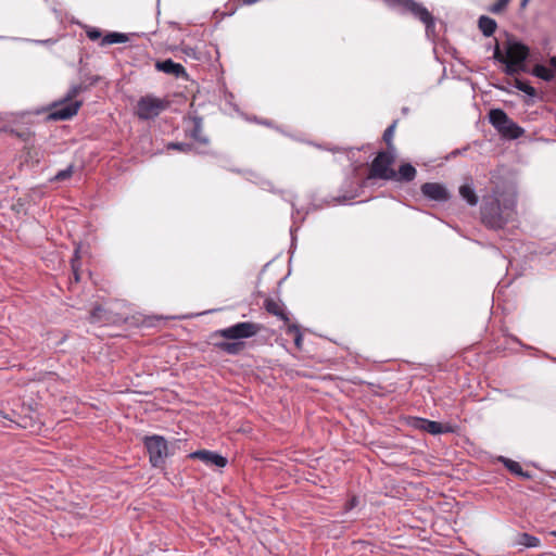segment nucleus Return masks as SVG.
<instances>
[{
    "instance_id": "72a5a7b5",
    "label": "nucleus",
    "mask_w": 556,
    "mask_h": 556,
    "mask_svg": "<svg viewBox=\"0 0 556 556\" xmlns=\"http://www.w3.org/2000/svg\"><path fill=\"white\" fill-rule=\"evenodd\" d=\"M86 35L92 41L103 38L101 29L97 27H87Z\"/></svg>"
},
{
    "instance_id": "2f4dec72",
    "label": "nucleus",
    "mask_w": 556,
    "mask_h": 556,
    "mask_svg": "<svg viewBox=\"0 0 556 556\" xmlns=\"http://www.w3.org/2000/svg\"><path fill=\"white\" fill-rule=\"evenodd\" d=\"M510 0H497L495 3L489 7V12L493 14H501L504 12Z\"/></svg>"
},
{
    "instance_id": "a19ab883",
    "label": "nucleus",
    "mask_w": 556,
    "mask_h": 556,
    "mask_svg": "<svg viewBox=\"0 0 556 556\" xmlns=\"http://www.w3.org/2000/svg\"><path fill=\"white\" fill-rule=\"evenodd\" d=\"M552 535L556 538V530L552 532Z\"/></svg>"
},
{
    "instance_id": "58836bf2",
    "label": "nucleus",
    "mask_w": 556,
    "mask_h": 556,
    "mask_svg": "<svg viewBox=\"0 0 556 556\" xmlns=\"http://www.w3.org/2000/svg\"><path fill=\"white\" fill-rule=\"evenodd\" d=\"M529 1H530V0H521V2H520V7H521V8H526Z\"/></svg>"
},
{
    "instance_id": "cd10ccee",
    "label": "nucleus",
    "mask_w": 556,
    "mask_h": 556,
    "mask_svg": "<svg viewBox=\"0 0 556 556\" xmlns=\"http://www.w3.org/2000/svg\"><path fill=\"white\" fill-rule=\"evenodd\" d=\"M426 27V35L428 38L435 39V20L433 15L430 13L429 18H425V22H421Z\"/></svg>"
},
{
    "instance_id": "473e14b6",
    "label": "nucleus",
    "mask_w": 556,
    "mask_h": 556,
    "mask_svg": "<svg viewBox=\"0 0 556 556\" xmlns=\"http://www.w3.org/2000/svg\"><path fill=\"white\" fill-rule=\"evenodd\" d=\"M74 166L70 165L65 169L59 170L53 177L54 181H63L72 177Z\"/></svg>"
},
{
    "instance_id": "ddd939ff",
    "label": "nucleus",
    "mask_w": 556,
    "mask_h": 556,
    "mask_svg": "<svg viewBox=\"0 0 556 556\" xmlns=\"http://www.w3.org/2000/svg\"><path fill=\"white\" fill-rule=\"evenodd\" d=\"M188 457L192 459H200L206 465H214L216 467H225L227 465V459L224 456L206 450L192 452Z\"/></svg>"
},
{
    "instance_id": "39448f33",
    "label": "nucleus",
    "mask_w": 556,
    "mask_h": 556,
    "mask_svg": "<svg viewBox=\"0 0 556 556\" xmlns=\"http://www.w3.org/2000/svg\"><path fill=\"white\" fill-rule=\"evenodd\" d=\"M263 326L261 324L252 323V321H241L237 323L230 327L216 330L212 337L213 338H224L227 340H241L249 339L256 336Z\"/></svg>"
},
{
    "instance_id": "6ab92c4d",
    "label": "nucleus",
    "mask_w": 556,
    "mask_h": 556,
    "mask_svg": "<svg viewBox=\"0 0 556 556\" xmlns=\"http://www.w3.org/2000/svg\"><path fill=\"white\" fill-rule=\"evenodd\" d=\"M478 26H479V29L481 30V33L485 37H490L496 30L497 24H496L495 20H493L486 15H481L478 20Z\"/></svg>"
},
{
    "instance_id": "c756f323",
    "label": "nucleus",
    "mask_w": 556,
    "mask_h": 556,
    "mask_svg": "<svg viewBox=\"0 0 556 556\" xmlns=\"http://www.w3.org/2000/svg\"><path fill=\"white\" fill-rule=\"evenodd\" d=\"M515 87L530 97H534L536 94L535 88L532 87L528 81L516 79Z\"/></svg>"
},
{
    "instance_id": "a211bd4d",
    "label": "nucleus",
    "mask_w": 556,
    "mask_h": 556,
    "mask_svg": "<svg viewBox=\"0 0 556 556\" xmlns=\"http://www.w3.org/2000/svg\"><path fill=\"white\" fill-rule=\"evenodd\" d=\"M89 320L90 323L93 324L105 325L111 321V318L104 307H102L101 305H97L91 309Z\"/></svg>"
},
{
    "instance_id": "2eb2a0df",
    "label": "nucleus",
    "mask_w": 556,
    "mask_h": 556,
    "mask_svg": "<svg viewBox=\"0 0 556 556\" xmlns=\"http://www.w3.org/2000/svg\"><path fill=\"white\" fill-rule=\"evenodd\" d=\"M529 56V48L521 42H510L507 49L508 60L515 61L519 64H526Z\"/></svg>"
},
{
    "instance_id": "0eeeda50",
    "label": "nucleus",
    "mask_w": 556,
    "mask_h": 556,
    "mask_svg": "<svg viewBox=\"0 0 556 556\" xmlns=\"http://www.w3.org/2000/svg\"><path fill=\"white\" fill-rule=\"evenodd\" d=\"M81 105V100H67V94L65 93L61 100L53 102L49 106L47 117L50 121H68L78 113Z\"/></svg>"
},
{
    "instance_id": "dca6fc26",
    "label": "nucleus",
    "mask_w": 556,
    "mask_h": 556,
    "mask_svg": "<svg viewBox=\"0 0 556 556\" xmlns=\"http://www.w3.org/2000/svg\"><path fill=\"white\" fill-rule=\"evenodd\" d=\"M417 170L410 163H403L394 170V177L391 180L397 182H410L416 178Z\"/></svg>"
},
{
    "instance_id": "b1692460",
    "label": "nucleus",
    "mask_w": 556,
    "mask_h": 556,
    "mask_svg": "<svg viewBox=\"0 0 556 556\" xmlns=\"http://www.w3.org/2000/svg\"><path fill=\"white\" fill-rule=\"evenodd\" d=\"M532 73L534 76L545 81H552L555 77L554 71L552 68H548L541 64L535 65Z\"/></svg>"
},
{
    "instance_id": "bb28decb",
    "label": "nucleus",
    "mask_w": 556,
    "mask_h": 556,
    "mask_svg": "<svg viewBox=\"0 0 556 556\" xmlns=\"http://www.w3.org/2000/svg\"><path fill=\"white\" fill-rule=\"evenodd\" d=\"M287 333L294 337V344L298 349L302 348L303 336L298 325L289 324L287 327Z\"/></svg>"
},
{
    "instance_id": "412c9836",
    "label": "nucleus",
    "mask_w": 556,
    "mask_h": 556,
    "mask_svg": "<svg viewBox=\"0 0 556 556\" xmlns=\"http://www.w3.org/2000/svg\"><path fill=\"white\" fill-rule=\"evenodd\" d=\"M126 41H128V37L126 34L111 31L103 36L100 46L104 47L114 43H124Z\"/></svg>"
},
{
    "instance_id": "9d476101",
    "label": "nucleus",
    "mask_w": 556,
    "mask_h": 556,
    "mask_svg": "<svg viewBox=\"0 0 556 556\" xmlns=\"http://www.w3.org/2000/svg\"><path fill=\"white\" fill-rule=\"evenodd\" d=\"M420 191L425 198L435 202H446L451 198L448 190L439 182H425Z\"/></svg>"
},
{
    "instance_id": "9b49d317",
    "label": "nucleus",
    "mask_w": 556,
    "mask_h": 556,
    "mask_svg": "<svg viewBox=\"0 0 556 556\" xmlns=\"http://www.w3.org/2000/svg\"><path fill=\"white\" fill-rule=\"evenodd\" d=\"M189 122L192 124L191 128L188 130L189 137L200 146H208L210 138L203 131V117L193 114L189 116Z\"/></svg>"
},
{
    "instance_id": "4be33fe9",
    "label": "nucleus",
    "mask_w": 556,
    "mask_h": 556,
    "mask_svg": "<svg viewBox=\"0 0 556 556\" xmlns=\"http://www.w3.org/2000/svg\"><path fill=\"white\" fill-rule=\"evenodd\" d=\"M517 544L522 545L525 547H539L541 545V541L539 538L529 534L527 532L518 534Z\"/></svg>"
},
{
    "instance_id": "7ed1b4c3",
    "label": "nucleus",
    "mask_w": 556,
    "mask_h": 556,
    "mask_svg": "<svg viewBox=\"0 0 556 556\" xmlns=\"http://www.w3.org/2000/svg\"><path fill=\"white\" fill-rule=\"evenodd\" d=\"M143 445L149 454V462L154 468H163L169 455L168 444L164 437L159 434L146 435Z\"/></svg>"
},
{
    "instance_id": "4c0bfd02",
    "label": "nucleus",
    "mask_w": 556,
    "mask_h": 556,
    "mask_svg": "<svg viewBox=\"0 0 556 556\" xmlns=\"http://www.w3.org/2000/svg\"><path fill=\"white\" fill-rule=\"evenodd\" d=\"M549 65L556 71V56L549 59Z\"/></svg>"
},
{
    "instance_id": "f704fd0d",
    "label": "nucleus",
    "mask_w": 556,
    "mask_h": 556,
    "mask_svg": "<svg viewBox=\"0 0 556 556\" xmlns=\"http://www.w3.org/2000/svg\"><path fill=\"white\" fill-rule=\"evenodd\" d=\"M358 505V497L356 495H352L349 501L344 504V513L351 511Z\"/></svg>"
},
{
    "instance_id": "5701e85b",
    "label": "nucleus",
    "mask_w": 556,
    "mask_h": 556,
    "mask_svg": "<svg viewBox=\"0 0 556 556\" xmlns=\"http://www.w3.org/2000/svg\"><path fill=\"white\" fill-rule=\"evenodd\" d=\"M397 121H394L390 126L387 127L382 135V139L387 144V151H393L395 153V147L393 144V137L395 132Z\"/></svg>"
},
{
    "instance_id": "f257e3e1",
    "label": "nucleus",
    "mask_w": 556,
    "mask_h": 556,
    "mask_svg": "<svg viewBox=\"0 0 556 556\" xmlns=\"http://www.w3.org/2000/svg\"><path fill=\"white\" fill-rule=\"evenodd\" d=\"M516 207V192L496 186L492 188L491 193L482 198L481 222L489 229H503L508 223L515 220Z\"/></svg>"
},
{
    "instance_id": "ea45409f",
    "label": "nucleus",
    "mask_w": 556,
    "mask_h": 556,
    "mask_svg": "<svg viewBox=\"0 0 556 556\" xmlns=\"http://www.w3.org/2000/svg\"><path fill=\"white\" fill-rule=\"evenodd\" d=\"M74 275H75V280L78 281L79 280L78 274L75 271Z\"/></svg>"
},
{
    "instance_id": "423d86ee",
    "label": "nucleus",
    "mask_w": 556,
    "mask_h": 556,
    "mask_svg": "<svg viewBox=\"0 0 556 556\" xmlns=\"http://www.w3.org/2000/svg\"><path fill=\"white\" fill-rule=\"evenodd\" d=\"M169 106V101L152 94L141 97L136 106V114L140 119L149 121L157 117Z\"/></svg>"
},
{
    "instance_id": "4468645a",
    "label": "nucleus",
    "mask_w": 556,
    "mask_h": 556,
    "mask_svg": "<svg viewBox=\"0 0 556 556\" xmlns=\"http://www.w3.org/2000/svg\"><path fill=\"white\" fill-rule=\"evenodd\" d=\"M263 306L268 314L276 316L286 324H289V314L287 313L286 307L280 300L266 298L264 300Z\"/></svg>"
},
{
    "instance_id": "f03ea898",
    "label": "nucleus",
    "mask_w": 556,
    "mask_h": 556,
    "mask_svg": "<svg viewBox=\"0 0 556 556\" xmlns=\"http://www.w3.org/2000/svg\"><path fill=\"white\" fill-rule=\"evenodd\" d=\"M395 162L393 151H379L372 160L365 181L372 179L390 180L394 177L392 165Z\"/></svg>"
},
{
    "instance_id": "c85d7f7f",
    "label": "nucleus",
    "mask_w": 556,
    "mask_h": 556,
    "mask_svg": "<svg viewBox=\"0 0 556 556\" xmlns=\"http://www.w3.org/2000/svg\"><path fill=\"white\" fill-rule=\"evenodd\" d=\"M88 89L85 83L73 85L66 92L67 100H76V98Z\"/></svg>"
},
{
    "instance_id": "6e6552de",
    "label": "nucleus",
    "mask_w": 556,
    "mask_h": 556,
    "mask_svg": "<svg viewBox=\"0 0 556 556\" xmlns=\"http://www.w3.org/2000/svg\"><path fill=\"white\" fill-rule=\"evenodd\" d=\"M392 5L401 14H410L420 22H425V18H429V10L421 3L415 0H390Z\"/></svg>"
},
{
    "instance_id": "e433bc0d",
    "label": "nucleus",
    "mask_w": 556,
    "mask_h": 556,
    "mask_svg": "<svg viewBox=\"0 0 556 556\" xmlns=\"http://www.w3.org/2000/svg\"><path fill=\"white\" fill-rule=\"evenodd\" d=\"M518 477H521L522 479L525 480H530L532 479V475L529 472V471H523L521 469V472L517 475Z\"/></svg>"
},
{
    "instance_id": "a878e982",
    "label": "nucleus",
    "mask_w": 556,
    "mask_h": 556,
    "mask_svg": "<svg viewBox=\"0 0 556 556\" xmlns=\"http://www.w3.org/2000/svg\"><path fill=\"white\" fill-rule=\"evenodd\" d=\"M498 460L505 466V468L510 471L513 475H518L521 472V466L518 462L513 460L510 458L500 456Z\"/></svg>"
},
{
    "instance_id": "20e7f679",
    "label": "nucleus",
    "mask_w": 556,
    "mask_h": 556,
    "mask_svg": "<svg viewBox=\"0 0 556 556\" xmlns=\"http://www.w3.org/2000/svg\"><path fill=\"white\" fill-rule=\"evenodd\" d=\"M489 122L503 137L517 139L523 134V129L501 109L489 112Z\"/></svg>"
},
{
    "instance_id": "393cba45",
    "label": "nucleus",
    "mask_w": 556,
    "mask_h": 556,
    "mask_svg": "<svg viewBox=\"0 0 556 556\" xmlns=\"http://www.w3.org/2000/svg\"><path fill=\"white\" fill-rule=\"evenodd\" d=\"M504 64H505V73L510 76L526 71V64H519V63L508 60V59L506 60V62H504Z\"/></svg>"
},
{
    "instance_id": "c9c22d12",
    "label": "nucleus",
    "mask_w": 556,
    "mask_h": 556,
    "mask_svg": "<svg viewBox=\"0 0 556 556\" xmlns=\"http://www.w3.org/2000/svg\"><path fill=\"white\" fill-rule=\"evenodd\" d=\"M493 58H494L496 61L501 62V63L506 62V60L508 59V58H507V54H506V55H504V54L502 53V51H501V48H500L498 43H496V45H495Z\"/></svg>"
},
{
    "instance_id": "f8f14e48",
    "label": "nucleus",
    "mask_w": 556,
    "mask_h": 556,
    "mask_svg": "<svg viewBox=\"0 0 556 556\" xmlns=\"http://www.w3.org/2000/svg\"><path fill=\"white\" fill-rule=\"evenodd\" d=\"M155 68L159 72L174 76L176 78L188 79L189 77L186 68L180 63L174 62L172 59L156 61Z\"/></svg>"
},
{
    "instance_id": "7c9ffc66",
    "label": "nucleus",
    "mask_w": 556,
    "mask_h": 556,
    "mask_svg": "<svg viewBox=\"0 0 556 556\" xmlns=\"http://www.w3.org/2000/svg\"><path fill=\"white\" fill-rule=\"evenodd\" d=\"M167 150H176L182 153H189L192 151L193 146L188 142H169L166 146Z\"/></svg>"
},
{
    "instance_id": "aec40b11",
    "label": "nucleus",
    "mask_w": 556,
    "mask_h": 556,
    "mask_svg": "<svg viewBox=\"0 0 556 556\" xmlns=\"http://www.w3.org/2000/svg\"><path fill=\"white\" fill-rule=\"evenodd\" d=\"M459 194L470 206H476L479 202L478 195L469 184L459 187Z\"/></svg>"
},
{
    "instance_id": "f3484780",
    "label": "nucleus",
    "mask_w": 556,
    "mask_h": 556,
    "mask_svg": "<svg viewBox=\"0 0 556 556\" xmlns=\"http://www.w3.org/2000/svg\"><path fill=\"white\" fill-rule=\"evenodd\" d=\"M214 345L216 349H218L222 352H225L228 355H238L245 348V343L242 341H236V342L220 341V342L214 343Z\"/></svg>"
},
{
    "instance_id": "1a4fd4ad",
    "label": "nucleus",
    "mask_w": 556,
    "mask_h": 556,
    "mask_svg": "<svg viewBox=\"0 0 556 556\" xmlns=\"http://www.w3.org/2000/svg\"><path fill=\"white\" fill-rule=\"evenodd\" d=\"M408 425L414 429L428 432L430 434H441L452 432L453 429L450 426H444L441 422L429 420L421 417H413L408 421Z\"/></svg>"
}]
</instances>
